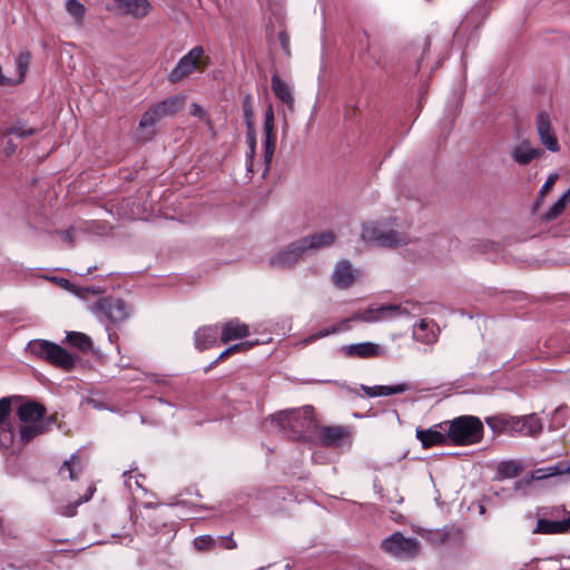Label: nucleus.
I'll return each instance as SVG.
<instances>
[{"label": "nucleus", "instance_id": "43", "mask_svg": "<svg viewBox=\"0 0 570 570\" xmlns=\"http://www.w3.org/2000/svg\"><path fill=\"white\" fill-rule=\"evenodd\" d=\"M247 144H248V151L246 154L248 166H252L253 158L255 156V148H256V139H255V130L247 129Z\"/></svg>", "mask_w": 570, "mask_h": 570}, {"label": "nucleus", "instance_id": "52", "mask_svg": "<svg viewBox=\"0 0 570 570\" xmlns=\"http://www.w3.org/2000/svg\"><path fill=\"white\" fill-rule=\"evenodd\" d=\"M73 229H66L58 232V235L60 236L61 240L68 244H72L73 236H72Z\"/></svg>", "mask_w": 570, "mask_h": 570}, {"label": "nucleus", "instance_id": "37", "mask_svg": "<svg viewBox=\"0 0 570 570\" xmlns=\"http://www.w3.org/2000/svg\"><path fill=\"white\" fill-rule=\"evenodd\" d=\"M35 134H36V129L35 128H24L22 126V124H20V122L12 124L3 132L4 136L16 135V136H18L20 138H27V137H30V136H32Z\"/></svg>", "mask_w": 570, "mask_h": 570}, {"label": "nucleus", "instance_id": "48", "mask_svg": "<svg viewBox=\"0 0 570 570\" xmlns=\"http://www.w3.org/2000/svg\"><path fill=\"white\" fill-rule=\"evenodd\" d=\"M9 411H10V401L9 399H1L0 400V426H2V424L4 423L8 414H9Z\"/></svg>", "mask_w": 570, "mask_h": 570}, {"label": "nucleus", "instance_id": "44", "mask_svg": "<svg viewBox=\"0 0 570 570\" xmlns=\"http://www.w3.org/2000/svg\"><path fill=\"white\" fill-rule=\"evenodd\" d=\"M264 131L265 136L274 135V111L271 105L265 112Z\"/></svg>", "mask_w": 570, "mask_h": 570}, {"label": "nucleus", "instance_id": "8", "mask_svg": "<svg viewBox=\"0 0 570 570\" xmlns=\"http://www.w3.org/2000/svg\"><path fill=\"white\" fill-rule=\"evenodd\" d=\"M384 552L397 558V559H410L417 556L420 546L419 541L414 538H406L400 532H395L381 544Z\"/></svg>", "mask_w": 570, "mask_h": 570}, {"label": "nucleus", "instance_id": "49", "mask_svg": "<svg viewBox=\"0 0 570 570\" xmlns=\"http://www.w3.org/2000/svg\"><path fill=\"white\" fill-rule=\"evenodd\" d=\"M124 475L126 476L125 485L129 491H134V489H141V484L139 483L137 478H132L131 475H128L127 472H124Z\"/></svg>", "mask_w": 570, "mask_h": 570}, {"label": "nucleus", "instance_id": "50", "mask_svg": "<svg viewBox=\"0 0 570 570\" xmlns=\"http://www.w3.org/2000/svg\"><path fill=\"white\" fill-rule=\"evenodd\" d=\"M252 345H253V343L245 342V343L234 344V345L229 346L228 348H229L230 354H234V353H238V352H246L252 347Z\"/></svg>", "mask_w": 570, "mask_h": 570}, {"label": "nucleus", "instance_id": "31", "mask_svg": "<svg viewBox=\"0 0 570 570\" xmlns=\"http://www.w3.org/2000/svg\"><path fill=\"white\" fill-rule=\"evenodd\" d=\"M66 10L75 19L77 24L81 26L83 23L86 8L81 2L78 0H67Z\"/></svg>", "mask_w": 570, "mask_h": 570}, {"label": "nucleus", "instance_id": "9", "mask_svg": "<svg viewBox=\"0 0 570 570\" xmlns=\"http://www.w3.org/2000/svg\"><path fill=\"white\" fill-rule=\"evenodd\" d=\"M304 247L301 240H296L288 246L276 252L268 261L273 268L285 269L293 267L304 255Z\"/></svg>", "mask_w": 570, "mask_h": 570}, {"label": "nucleus", "instance_id": "1", "mask_svg": "<svg viewBox=\"0 0 570 570\" xmlns=\"http://www.w3.org/2000/svg\"><path fill=\"white\" fill-rule=\"evenodd\" d=\"M361 238L379 247H399L411 238L395 218L382 222H366L362 226Z\"/></svg>", "mask_w": 570, "mask_h": 570}, {"label": "nucleus", "instance_id": "15", "mask_svg": "<svg viewBox=\"0 0 570 570\" xmlns=\"http://www.w3.org/2000/svg\"><path fill=\"white\" fill-rule=\"evenodd\" d=\"M541 430V420L534 414L522 417H511V433L535 436Z\"/></svg>", "mask_w": 570, "mask_h": 570}, {"label": "nucleus", "instance_id": "4", "mask_svg": "<svg viewBox=\"0 0 570 570\" xmlns=\"http://www.w3.org/2000/svg\"><path fill=\"white\" fill-rule=\"evenodd\" d=\"M27 351L46 362L62 370H71L76 358L62 346L47 340H32L27 344Z\"/></svg>", "mask_w": 570, "mask_h": 570}, {"label": "nucleus", "instance_id": "41", "mask_svg": "<svg viewBox=\"0 0 570 570\" xmlns=\"http://www.w3.org/2000/svg\"><path fill=\"white\" fill-rule=\"evenodd\" d=\"M275 151V135L265 136V164L268 167Z\"/></svg>", "mask_w": 570, "mask_h": 570}, {"label": "nucleus", "instance_id": "13", "mask_svg": "<svg viewBox=\"0 0 570 570\" xmlns=\"http://www.w3.org/2000/svg\"><path fill=\"white\" fill-rule=\"evenodd\" d=\"M358 277V271L353 267V265L348 261H340L336 263L333 274L332 281L337 288H348L354 284L356 278Z\"/></svg>", "mask_w": 570, "mask_h": 570}, {"label": "nucleus", "instance_id": "46", "mask_svg": "<svg viewBox=\"0 0 570 570\" xmlns=\"http://www.w3.org/2000/svg\"><path fill=\"white\" fill-rule=\"evenodd\" d=\"M279 45L286 56H291V39L286 31L278 33Z\"/></svg>", "mask_w": 570, "mask_h": 570}, {"label": "nucleus", "instance_id": "5", "mask_svg": "<svg viewBox=\"0 0 570 570\" xmlns=\"http://www.w3.org/2000/svg\"><path fill=\"white\" fill-rule=\"evenodd\" d=\"M419 309L415 303H406L404 305L386 304L379 306H370L363 311L355 312L351 320L364 323H377L392 321L402 316L413 314Z\"/></svg>", "mask_w": 570, "mask_h": 570}, {"label": "nucleus", "instance_id": "36", "mask_svg": "<svg viewBox=\"0 0 570 570\" xmlns=\"http://www.w3.org/2000/svg\"><path fill=\"white\" fill-rule=\"evenodd\" d=\"M341 332V327L340 326H336V325H332L330 327H326L324 330H321L307 337H305L299 344L303 345V346H306L320 338H323V337H326L328 335H332V334H336Z\"/></svg>", "mask_w": 570, "mask_h": 570}, {"label": "nucleus", "instance_id": "32", "mask_svg": "<svg viewBox=\"0 0 570 570\" xmlns=\"http://www.w3.org/2000/svg\"><path fill=\"white\" fill-rule=\"evenodd\" d=\"M45 431L43 424L41 423H26L20 429V439L23 443H28L35 436L41 434Z\"/></svg>", "mask_w": 570, "mask_h": 570}, {"label": "nucleus", "instance_id": "24", "mask_svg": "<svg viewBox=\"0 0 570 570\" xmlns=\"http://www.w3.org/2000/svg\"><path fill=\"white\" fill-rule=\"evenodd\" d=\"M46 409L37 402H27L18 407L17 414L23 423H40L39 420L45 415Z\"/></svg>", "mask_w": 570, "mask_h": 570}, {"label": "nucleus", "instance_id": "54", "mask_svg": "<svg viewBox=\"0 0 570 570\" xmlns=\"http://www.w3.org/2000/svg\"><path fill=\"white\" fill-rule=\"evenodd\" d=\"M532 479L533 480H544V479H548L547 472L544 471V468H540V469H537L535 471H533Z\"/></svg>", "mask_w": 570, "mask_h": 570}, {"label": "nucleus", "instance_id": "27", "mask_svg": "<svg viewBox=\"0 0 570 570\" xmlns=\"http://www.w3.org/2000/svg\"><path fill=\"white\" fill-rule=\"evenodd\" d=\"M522 464L518 460H505L498 464L497 479H512L522 471Z\"/></svg>", "mask_w": 570, "mask_h": 570}, {"label": "nucleus", "instance_id": "34", "mask_svg": "<svg viewBox=\"0 0 570 570\" xmlns=\"http://www.w3.org/2000/svg\"><path fill=\"white\" fill-rule=\"evenodd\" d=\"M82 470V463L76 455H71L70 460L66 461L60 468V473L68 472L70 480H76L77 474Z\"/></svg>", "mask_w": 570, "mask_h": 570}, {"label": "nucleus", "instance_id": "38", "mask_svg": "<svg viewBox=\"0 0 570 570\" xmlns=\"http://www.w3.org/2000/svg\"><path fill=\"white\" fill-rule=\"evenodd\" d=\"M243 114L247 129H254V110L250 95L245 96L243 100Z\"/></svg>", "mask_w": 570, "mask_h": 570}, {"label": "nucleus", "instance_id": "26", "mask_svg": "<svg viewBox=\"0 0 570 570\" xmlns=\"http://www.w3.org/2000/svg\"><path fill=\"white\" fill-rule=\"evenodd\" d=\"M218 335L217 326H204L198 328L195 332V346L199 351L207 350L212 347L216 341Z\"/></svg>", "mask_w": 570, "mask_h": 570}, {"label": "nucleus", "instance_id": "19", "mask_svg": "<svg viewBox=\"0 0 570 570\" xmlns=\"http://www.w3.org/2000/svg\"><path fill=\"white\" fill-rule=\"evenodd\" d=\"M541 155V149L533 147L532 144L528 140L519 142L513 147L511 151L513 160L521 166L528 165L533 159L539 158Z\"/></svg>", "mask_w": 570, "mask_h": 570}, {"label": "nucleus", "instance_id": "57", "mask_svg": "<svg viewBox=\"0 0 570 570\" xmlns=\"http://www.w3.org/2000/svg\"><path fill=\"white\" fill-rule=\"evenodd\" d=\"M69 282L67 279L63 281V286H68Z\"/></svg>", "mask_w": 570, "mask_h": 570}, {"label": "nucleus", "instance_id": "33", "mask_svg": "<svg viewBox=\"0 0 570 570\" xmlns=\"http://www.w3.org/2000/svg\"><path fill=\"white\" fill-rule=\"evenodd\" d=\"M487 424L495 433H501L504 431L511 433V417L508 419L503 416H491L487 419Z\"/></svg>", "mask_w": 570, "mask_h": 570}, {"label": "nucleus", "instance_id": "25", "mask_svg": "<svg viewBox=\"0 0 570 570\" xmlns=\"http://www.w3.org/2000/svg\"><path fill=\"white\" fill-rule=\"evenodd\" d=\"M362 391L368 397H377V396H389L393 394H401L409 390V385L405 383H400L395 385H375L367 386L361 385Z\"/></svg>", "mask_w": 570, "mask_h": 570}, {"label": "nucleus", "instance_id": "29", "mask_svg": "<svg viewBox=\"0 0 570 570\" xmlns=\"http://www.w3.org/2000/svg\"><path fill=\"white\" fill-rule=\"evenodd\" d=\"M66 341L81 352H89L92 347L91 338L81 332H69Z\"/></svg>", "mask_w": 570, "mask_h": 570}, {"label": "nucleus", "instance_id": "53", "mask_svg": "<svg viewBox=\"0 0 570 570\" xmlns=\"http://www.w3.org/2000/svg\"><path fill=\"white\" fill-rule=\"evenodd\" d=\"M16 150H17V145L12 140H8L4 146V149H3L4 155L9 157V156L13 155L16 153Z\"/></svg>", "mask_w": 570, "mask_h": 570}, {"label": "nucleus", "instance_id": "16", "mask_svg": "<svg viewBox=\"0 0 570 570\" xmlns=\"http://www.w3.org/2000/svg\"><path fill=\"white\" fill-rule=\"evenodd\" d=\"M440 328L433 320H421L413 327L412 337L423 344L431 345L438 341Z\"/></svg>", "mask_w": 570, "mask_h": 570}, {"label": "nucleus", "instance_id": "3", "mask_svg": "<svg viewBox=\"0 0 570 570\" xmlns=\"http://www.w3.org/2000/svg\"><path fill=\"white\" fill-rule=\"evenodd\" d=\"M448 426V439L455 445H472L483 438V423L473 415H461L443 422Z\"/></svg>", "mask_w": 570, "mask_h": 570}, {"label": "nucleus", "instance_id": "55", "mask_svg": "<svg viewBox=\"0 0 570 570\" xmlns=\"http://www.w3.org/2000/svg\"><path fill=\"white\" fill-rule=\"evenodd\" d=\"M350 322H354V321L351 320V317L341 321V323L337 325L341 327V332L348 331L351 328L348 325Z\"/></svg>", "mask_w": 570, "mask_h": 570}, {"label": "nucleus", "instance_id": "23", "mask_svg": "<svg viewBox=\"0 0 570 570\" xmlns=\"http://www.w3.org/2000/svg\"><path fill=\"white\" fill-rule=\"evenodd\" d=\"M248 335L249 328L245 323L238 320H232L224 324L220 340L223 343H228L229 341L245 338Z\"/></svg>", "mask_w": 570, "mask_h": 570}, {"label": "nucleus", "instance_id": "17", "mask_svg": "<svg viewBox=\"0 0 570 570\" xmlns=\"http://www.w3.org/2000/svg\"><path fill=\"white\" fill-rule=\"evenodd\" d=\"M336 239L331 230H323L301 238L305 253L330 247Z\"/></svg>", "mask_w": 570, "mask_h": 570}, {"label": "nucleus", "instance_id": "7", "mask_svg": "<svg viewBox=\"0 0 570 570\" xmlns=\"http://www.w3.org/2000/svg\"><path fill=\"white\" fill-rule=\"evenodd\" d=\"M184 104L185 97L179 95L171 96L165 100L159 101L142 114L139 121V127H154L163 119L177 114L183 108Z\"/></svg>", "mask_w": 570, "mask_h": 570}, {"label": "nucleus", "instance_id": "30", "mask_svg": "<svg viewBox=\"0 0 570 570\" xmlns=\"http://www.w3.org/2000/svg\"><path fill=\"white\" fill-rule=\"evenodd\" d=\"M195 550L198 552H209L213 551L217 544L218 540L210 534L198 535L193 541Z\"/></svg>", "mask_w": 570, "mask_h": 570}, {"label": "nucleus", "instance_id": "6", "mask_svg": "<svg viewBox=\"0 0 570 570\" xmlns=\"http://www.w3.org/2000/svg\"><path fill=\"white\" fill-rule=\"evenodd\" d=\"M209 61L210 58L205 53L204 48L196 46L178 60L167 76L168 81L178 83L193 72L204 70L209 65Z\"/></svg>", "mask_w": 570, "mask_h": 570}, {"label": "nucleus", "instance_id": "42", "mask_svg": "<svg viewBox=\"0 0 570 570\" xmlns=\"http://www.w3.org/2000/svg\"><path fill=\"white\" fill-rule=\"evenodd\" d=\"M13 442V432L9 428L0 426V449L8 450Z\"/></svg>", "mask_w": 570, "mask_h": 570}, {"label": "nucleus", "instance_id": "40", "mask_svg": "<svg viewBox=\"0 0 570 570\" xmlns=\"http://www.w3.org/2000/svg\"><path fill=\"white\" fill-rule=\"evenodd\" d=\"M30 59H31V56L28 51L20 52V55L17 57L16 62H17V66L19 69V78L17 79V81H13L14 83H19L24 79L27 69L30 63Z\"/></svg>", "mask_w": 570, "mask_h": 570}, {"label": "nucleus", "instance_id": "10", "mask_svg": "<svg viewBox=\"0 0 570 570\" xmlns=\"http://www.w3.org/2000/svg\"><path fill=\"white\" fill-rule=\"evenodd\" d=\"M341 353L348 358H374L386 354L384 347L373 342H361L341 346Z\"/></svg>", "mask_w": 570, "mask_h": 570}, {"label": "nucleus", "instance_id": "14", "mask_svg": "<svg viewBox=\"0 0 570 570\" xmlns=\"http://www.w3.org/2000/svg\"><path fill=\"white\" fill-rule=\"evenodd\" d=\"M98 308L112 323L122 322L129 315V308L121 299L104 298L98 303Z\"/></svg>", "mask_w": 570, "mask_h": 570}, {"label": "nucleus", "instance_id": "56", "mask_svg": "<svg viewBox=\"0 0 570 570\" xmlns=\"http://www.w3.org/2000/svg\"><path fill=\"white\" fill-rule=\"evenodd\" d=\"M229 355H232V354H230V352H229V348L227 347L226 350H224V351L219 354V356L217 357V361H223V360H225L226 357H228Z\"/></svg>", "mask_w": 570, "mask_h": 570}, {"label": "nucleus", "instance_id": "47", "mask_svg": "<svg viewBox=\"0 0 570 570\" xmlns=\"http://www.w3.org/2000/svg\"><path fill=\"white\" fill-rule=\"evenodd\" d=\"M216 539L218 540L217 546H220L226 550H234L237 548V543L232 535L218 537Z\"/></svg>", "mask_w": 570, "mask_h": 570}, {"label": "nucleus", "instance_id": "45", "mask_svg": "<svg viewBox=\"0 0 570 570\" xmlns=\"http://www.w3.org/2000/svg\"><path fill=\"white\" fill-rule=\"evenodd\" d=\"M544 471L547 472V476L550 478L570 472V466H568L566 463H558L554 465L546 466Z\"/></svg>", "mask_w": 570, "mask_h": 570}, {"label": "nucleus", "instance_id": "20", "mask_svg": "<svg viewBox=\"0 0 570 570\" xmlns=\"http://www.w3.org/2000/svg\"><path fill=\"white\" fill-rule=\"evenodd\" d=\"M443 423L439 426L443 431L438 429L416 430V438L421 441L422 446L428 449L434 445L448 444V431Z\"/></svg>", "mask_w": 570, "mask_h": 570}, {"label": "nucleus", "instance_id": "28", "mask_svg": "<svg viewBox=\"0 0 570 570\" xmlns=\"http://www.w3.org/2000/svg\"><path fill=\"white\" fill-rule=\"evenodd\" d=\"M570 204V187L567 191L550 207V209L542 216L547 222L554 220L558 218Z\"/></svg>", "mask_w": 570, "mask_h": 570}, {"label": "nucleus", "instance_id": "21", "mask_svg": "<svg viewBox=\"0 0 570 570\" xmlns=\"http://www.w3.org/2000/svg\"><path fill=\"white\" fill-rule=\"evenodd\" d=\"M570 529V512L567 518L559 521L539 519L532 533L538 534H560L564 533Z\"/></svg>", "mask_w": 570, "mask_h": 570}, {"label": "nucleus", "instance_id": "11", "mask_svg": "<svg viewBox=\"0 0 570 570\" xmlns=\"http://www.w3.org/2000/svg\"><path fill=\"white\" fill-rule=\"evenodd\" d=\"M318 441L323 446L336 448L351 442L348 428L341 425L322 426L318 432Z\"/></svg>", "mask_w": 570, "mask_h": 570}, {"label": "nucleus", "instance_id": "12", "mask_svg": "<svg viewBox=\"0 0 570 570\" xmlns=\"http://www.w3.org/2000/svg\"><path fill=\"white\" fill-rule=\"evenodd\" d=\"M537 134L540 142L552 153L559 151L558 139L552 129L551 119L548 112H539L535 121Z\"/></svg>", "mask_w": 570, "mask_h": 570}, {"label": "nucleus", "instance_id": "18", "mask_svg": "<svg viewBox=\"0 0 570 570\" xmlns=\"http://www.w3.org/2000/svg\"><path fill=\"white\" fill-rule=\"evenodd\" d=\"M117 8L124 14H129L135 18L146 17L150 10L151 4L148 0H114Z\"/></svg>", "mask_w": 570, "mask_h": 570}, {"label": "nucleus", "instance_id": "39", "mask_svg": "<svg viewBox=\"0 0 570 570\" xmlns=\"http://www.w3.org/2000/svg\"><path fill=\"white\" fill-rule=\"evenodd\" d=\"M559 175L558 174H550L547 178L546 183L541 186L539 191V198L534 203V209H538L539 206L542 204L544 196L553 188L556 181L558 180Z\"/></svg>", "mask_w": 570, "mask_h": 570}, {"label": "nucleus", "instance_id": "51", "mask_svg": "<svg viewBox=\"0 0 570 570\" xmlns=\"http://www.w3.org/2000/svg\"><path fill=\"white\" fill-rule=\"evenodd\" d=\"M190 114L194 117H197L199 119H204V120L206 119V112L203 110V108L197 102L191 104Z\"/></svg>", "mask_w": 570, "mask_h": 570}, {"label": "nucleus", "instance_id": "35", "mask_svg": "<svg viewBox=\"0 0 570 570\" xmlns=\"http://www.w3.org/2000/svg\"><path fill=\"white\" fill-rule=\"evenodd\" d=\"M94 491L95 488H89L87 494H85L81 499L75 501L73 503L60 508L59 513L65 517H73L76 514L78 505H80L83 502H87L91 498Z\"/></svg>", "mask_w": 570, "mask_h": 570}, {"label": "nucleus", "instance_id": "2", "mask_svg": "<svg viewBox=\"0 0 570 570\" xmlns=\"http://www.w3.org/2000/svg\"><path fill=\"white\" fill-rule=\"evenodd\" d=\"M281 431L287 433L295 440L306 439L307 435L316 429L314 410L312 406L301 409L285 410L274 414L271 417Z\"/></svg>", "mask_w": 570, "mask_h": 570}, {"label": "nucleus", "instance_id": "22", "mask_svg": "<svg viewBox=\"0 0 570 570\" xmlns=\"http://www.w3.org/2000/svg\"><path fill=\"white\" fill-rule=\"evenodd\" d=\"M272 90L275 96L293 111L295 107V99L291 86L282 80L278 75L272 76Z\"/></svg>", "mask_w": 570, "mask_h": 570}]
</instances>
